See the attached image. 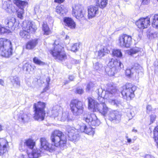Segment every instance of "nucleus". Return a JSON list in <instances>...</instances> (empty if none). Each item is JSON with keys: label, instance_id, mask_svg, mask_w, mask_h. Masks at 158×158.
<instances>
[{"label": "nucleus", "instance_id": "f257e3e1", "mask_svg": "<svg viewBox=\"0 0 158 158\" xmlns=\"http://www.w3.org/2000/svg\"><path fill=\"white\" fill-rule=\"evenodd\" d=\"M50 140L51 145L45 138H41L40 141V148L42 150L52 152L55 150V148H62L66 146L67 143V136L61 131L57 129L54 130L51 133Z\"/></svg>", "mask_w": 158, "mask_h": 158}, {"label": "nucleus", "instance_id": "f03ea898", "mask_svg": "<svg viewBox=\"0 0 158 158\" xmlns=\"http://www.w3.org/2000/svg\"><path fill=\"white\" fill-rule=\"evenodd\" d=\"M13 53V48L11 41L5 38H0V55L8 58Z\"/></svg>", "mask_w": 158, "mask_h": 158}, {"label": "nucleus", "instance_id": "7ed1b4c3", "mask_svg": "<svg viewBox=\"0 0 158 158\" xmlns=\"http://www.w3.org/2000/svg\"><path fill=\"white\" fill-rule=\"evenodd\" d=\"M52 48L48 50V52L56 60L62 61L67 58L64 47L60 44L54 43Z\"/></svg>", "mask_w": 158, "mask_h": 158}, {"label": "nucleus", "instance_id": "20e7f679", "mask_svg": "<svg viewBox=\"0 0 158 158\" xmlns=\"http://www.w3.org/2000/svg\"><path fill=\"white\" fill-rule=\"evenodd\" d=\"M46 105V104L45 102L40 101H39L33 104V118L35 120L43 121L44 119L46 114L45 109Z\"/></svg>", "mask_w": 158, "mask_h": 158}, {"label": "nucleus", "instance_id": "39448f33", "mask_svg": "<svg viewBox=\"0 0 158 158\" xmlns=\"http://www.w3.org/2000/svg\"><path fill=\"white\" fill-rule=\"evenodd\" d=\"M137 87L131 83H127L122 87L121 94L122 98L126 100H132L135 97V92Z\"/></svg>", "mask_w": 158, "mask_h": 158}, {"label": "nucleus", "instance_id": "423d86ee", "mask_svg": "<svg viewBox=\"0 0 158 158\" xmlns=\"http://www.w3.org/2000/svg\"><path fill=\"white\" fill-rule=\"evenodd\" d=\"M84 104L81 101L76 98L72 99L70 102V110L75 116H77L82 114L84 110Z\"/></svg>", "mask_w": 158, "mask_h": 158}, {"label": "nucleus", "instance_id": "0eeeda50", "mask_svg": "<svg viewBox=\"0 0 158 158\" xmlns=\"http://www.w3.org/2000/svg\"><path fill=\"white\" fill-rule=\"evenodd\" d=\"M123 64L120 60L117 59L112 58L110 59L107 64V66L110 68V70L108 72V74L110 76H114L118 71L121 69Z\"/></svg>", "mask_w": 158, "mask_h": 158}, {"label": "nucleus", "instance_id": "6e6552de", "mask_svg": "<svg viewBox=\"0 0 158 158\" xmlns=\"http://www.w3.org/2000/svg\"><path fill=\"white\" fill-rule=\"evenodd\" d=\"M132 42V36L127 34H122L118 37V44L121 47L129 48Z\"/></svg>", "mask_w": 158, "mask_h": 158}, {"label": "nucleus", "instance_id": "1a4fd4ad", "mask_svg": "<svg viewBox=\"0 0 158 158\" xmlns=\"http://www.w3.org/2000/svg\"><path fill=\"white\" fill-rule=\"evenodd\" d=\"M83 120L90 126L97 127L100 124L99 120L95 114H88L84 117Z\"/></svg>", "mask_w": 158, "mask_h": 158}, {"label": "nucleus", "instance_id": "9d476101", "mask_svg": "<svg viewBox=\"0 0 158 158\" xmlns=\"http://www.w3.org/2000/svg\"><path fill=\"white\" fill-rule=\"evenodd\" d=\"M150 16L148 15L145 17H141L135 23L138 28L140 29L147 28L150 25Z\"/></svg>", "mask_w": 158, "mask_h": 158}, {"label": "nucleus", "instance_id": "9b49d317", "mask_svg": "<svg viewBox=\"0 0 158 158\" xmlns=\"http://www.w3.org/2000/svg\"><path fill=\"white\" fill-rule=\"evenodd\" d=\"M72 14L75 18L79 20H86V11L84 9L78 7L73 10Z\"/></svg>", "mask_w": 158, "mask_h": 158}, {"label": "nucleus", "instance_id": "f8f14e48", "mask_svg": "<svg viewBox=\"0 0 158 158\" xmlns=\"http://www.w3.org/2000/svg\"><path fill=\"white\" fill-rule=\"evenodd\" d=\"M4 24L6 28L9 30L15 29L18 27L19 23L16 21V19L13 17H8L4 21Z\"/></svg>", "mask_w": 158, "mask_h": 158}, {"label": "nucleus", "instance_id": "ddd939ff", "mask_svg": "<svg viewBox=\"0 0 158 158\" xmlns=\"http://www.w3.org/2000/svg\"><path fill=\"white\" fill-rule=\"evenodd\" d=\"M22 29L27 31L31 33H35L36 28L34 27L32 21L28 20H24L21 24Z\"/></svg>", "mask_w": 158, "mask_h": 158}, {"label": "nucleus", "instance_id": "4468645a", "mask_svg": "<svg viewBox=\"0 0 158 158\" xmlns=\"http://www.w3.org/2000/svg\"><path fill=\"white\" fill-rule=\"evenodd\" d=\"M9 148V142L3 138H0V155H3L7 152Z\"/></svg>", "mask_w": 158, "mask_h": 158}, {"label": "nucleus", "instance_id": "2eb2a0df", "mask_svg": "<svg viewBox=\"0 0 158 158\" xmlns=\"http://www.w3.org/2000/svg\"><path fill=\"white\" fill-rule=\"evenodd\" d=\"M67 132L69 140L76 142L80 139V135L76 133V130L74 128L70 127L68 128Z\"/></svg>", "mask_w": 158, "mask_h": 158}, {"label": "nucleus", "instance_id": "dca6fc26", "mask_svg": "<svg viewBox=\"0 0 158 158\" xmlns=\"http://www.w3.org/2000/svg\"><path fill=\"white\" fill-rule=\"evenodd\" d=\"M87 10L88 13L87 16L89 19L95 17L99 13L98 7L94 5L89 6Z\"/></svg>", "mask_w": 158, "mask_h": 158}, {"label": "nucleus", "instance_id": "f3484780", "mask_svg": "<svg viewBox=\"0 0 158 158\" xmlns=\"http://www.w3.org/2000/svg\"><path fill=\"white\" fill-rule=\"evenodd\" d=\"M64 26L69 28L71 29H73L76 27V23L72 18L65 17L63 19Z\"/></svg>", "mask_w": 158, "mask_h": 158}, {"label": "nucleus", "instance_id": "a211bd4d", "mask_svg": "<svg viewBox=\"0 0 158 158\" xmlns=\"http://www.w3.org/2000/svg\"><path fill=\"white\" fill-rule=\"evenodd\" d=\"M87 99L88 108L92 110L93 112L96 111L98 109V105H99V103L92 97H89Z\"/></svg>", "mask_w": 158, "mask_h": 158}, {"label": "nucleus", "instance_id": "6ab92c4d", "mask_svg": "<svg viewBox=\"0 0 158 158\" xmlns=\"http://www.w3.org/2000/svg\"><path fill=\"white\" fill-rule=\"evenodd\" d=\"M121 115L118 112L115 111H112L109 113V119L111 122L118 123L121 120Z\"/></svg>", "mask_w": 158, "mask_h": 158}, {"label": "nucleus", "instance_id": "aec40b11", "mask_svg": "<svg viewBox=\"0 0 158 158\" xmlns=\"http://www.w3.org/2000/svg\"><path fill=\"white\" fill-rule=\"evenodd\" d=\"M85 125L80 126L79 130L81 132H84L89 135L93 136L94 134V129L91 127Z\"/></svg>", "mask_w": 158, "mask_h": 158}, {"label": "nucleus", "instance_id": "412c9836", "mask_svg": "<svg viewBox=\"0 0 158 158\" xmlns=\"http://www.w3.org/2000/svg\"><path fill=\"white\" fill-rule=\"evenodd\" d=\"M38 44L37 39H32L27 41L25 44V48L27 50L34 49Z\"/></svg>", "mask_w": 158, "mask_h": 158}, {"label": "nucleus", "instance_id": "4be33fe9", "mask_svg": "<svg viewBox=\"0 0 158 158\" xmlns=\"http://www.w3.org/2000/svg\"><path fill=\"white\" fill-rule=\"evenodd\" d=\"M35 141L31 138L26 139L24 140V145L27 147L33 150L35 146Z\"/></svg>", "mask_w": 158, "mask_h": 158}, {"label": "nucleus", "instance_id": "5701e85b", "mask_svg": "<svg viewBox=\"0 0 158 158\" xmlns=\"http://www.w3.org/2000/svg\"><path fill=\"white\" fill-rule=\"evenodd\" d=\"M56 12L60 15L66 14L68 10L65 6L62 4H58L56 7Z\"/></svg>", "mask_w": 158, "mask_h": 158}, {"label": "nucleus", "instance_id": "b1692460", "mask_svg": "<svg viewBox=\"0 0 158 158\" xmlns=\"http://www.w3.org/2000/svg\"><path fill=\"white\" fill-rule=\"evenodd\" d=\"M102 107L100 108L98 107L97 111H98L102 115L105 116L109 111L110 109L107 106L105 102L102 103Z\"/></svg>", "mask_w": 158, "mask_h": 158}, {"label": "nucleus", "instance_id": "393cba45", "mask_svg": "<svg viewBox=\"0 0 158 158\" xmlns=\"http://www.w3.org/2000/svg\"><path fill=\"white\" fill-rule=\"evenodd\" d=\"M13 2L19 9L24 8V7L28 4L27 2L21 0H14Z\"/></svg>", "mask_w": 158, "mask_h": 158}, {"label": "nucleus", "instance_id": "a878e982", "mask_svg": "<svg viewBox=\"0 0 158 158\" xmlns=\"http://www.w3.org/2000/svg\"><path fill=\"white\" fill-rule=\"evenodd\" d=\"M42 30L43 34L48 35L52 33V31L47 22H44L42 25Z\"/></svg>", "mask_w": 158, "mask_h": 158}, {"label": "nucleus", "instance_id": "bb28decb", "mask_svg": "<svg viewBox=\"0 0 158 158\" xmlns=\"http://www.w3.org/2000/svg\"><path fill=\"white\" fill-rule=\"evenodd\" d=\"M23 68L29 73H30L35 71L36 67L35 65H32L28 63H26L23 65Z\"/></svg>", "mask_w": 158, "mask_h": 158}, {"label": "nucleus", "instance_id": "cd10ccee", "mask_svg": "<svg viewBox=\"0 0 158 158\" xmlns=\"http://www.w3.org/2000/svg\"><path fill=\"white\" fill-rule=\"evenodd\" d=\"M110 50L107 47L105 46L102 49L99 50L98 52V56L100 57L104 56L110 52Z\"/></svg>", "mask_w": 158, "mask_h": 158}, {"label": "nucleus", "instance_id": "c85d7f7f", "mask_svg": "<svg viewBox=\"0 0 158 158\" xmlns=\"http://www.w3.org/2000/svg\"><path fill=\"white\" fill-rule=\"evenodd\" d=\"M28 155L29 158H38L40 154L38 150L33 149L31 152L28 153Z\"/></svg>", "mask_w": 158, "mask_h": 158}, {"label": "nucleus", "instance_id": "c756f323", "mask_svg": "<svg viewBox=\"0 0 158 158\" xmlns=\"http://www.w3.org/2000/svg\"><path fill=\"white\" fill-rule=\"evenodd\" d=\"M95 3L101 8L105 7L107 4L108 0H94Z\"/></svg>", "mask_w": 158, "mask_h": 158}, {"label": "nucleus", "instance_id": "7c9ffc66", "mask_svg": "<svg viewBox=\"0 0 158 158\" xmlns=\"http://www.w3.org/2000/svg\"><path fill=\"white\" fill-rule=\"evenodd\" d=\"M131 69L134 70L138 74L142 72L143 70L142 67L138 63L135 64L132 67Z\"/></svg>", "mask_w": 158, "mask_h": 158}, {"label": "nucleus", "instance_id": "2f4dec72", "mask_svg": "<svg viewBox=\"0 0 158 158\" xmlns=\"http://www.w3.org/2000/svg\"><path fill=\"white\" fill-rule=\"evenodd\" d=\"M116 91V90L115 88H113L110 91H106L105 92V95L103 96V98L104 99H106L110 97V95L114 94Z\"/></svg>", "mask_w": 158, "mask_h": 158}, {"label": "nucleus", "instance_id": "473e14b6", "mask_svg": "<svg viewBox=\"0 0 158 158\" xmlns=\"http://www.w3.org/2000/svg\"><path fill=\"white\" fill-rule=\"evenodd\" d=\"M17 17L21 19H23L25 12L24 8H21L17 10L16 11Z\"/></svg>", "mask_w": 158, "mask_h": 158}, {"label": "nucleus", "instance_id": "72a5a7b5", "mask_svg": "<svg viewBox=\"0 0 158 158\" xmlns=\"http://www.w3.org/2000/svg\"><path fill=\"white\" fill-rule=\"evenodd\" d=\"M112 55L113 56L118 58L121 57L122 56L121 50L119 49H113L112 52Z\"/></svg>", "mask_w": 158, "mask_h": 158}, {"label": "nucleus", "instance_id": "f704fd0d", "mask_svg": "<svg viewBox=\"0 0 158 158\" xmlns=\"http://www.w3.org/2000/svg\"><path fill=\"white\" fill-rule=\"evenodd\" d=\"M31 33L25 30L22 29V30L20 31L19 35L22 38L26 39L28 38L27 36Z\"/></svg>", "mask_w": 158, "mask_h": 158}, {"label": "nucleus", "instance_id": "c9c22d12", "mask_svg": "<svg viewBox=\"0 0 158 158\" xmlns=\"http://www.w3.org/2000/svg\"><path fill=\"white\" fill-rule=\"evenodd\" d=\"M33 62L35 64L39 65H44L45 64L44 62L42 61L37 57H34L33 58Z\"/></svg>", "mask_w": 158, "mask_h": 158}, {"label": "nucleus", "instance_id": "e433bc0d", "mask_svg": "<svg viewBox=\"0 0 158 158\" xmlns=\"http://www.w3.org/2000/svg\"><path fill=\"white\" fill-rule=\"evenodd\" d=\"M152 25L153 27L158 28V15L156 14L154 15Z\"/></svg>", "mask_w": 158, "mask_h": 158}, {"label": "nucleus", "instance_id": "4c0bfd02", "mask_svg": "<svg viewBox=\"0 0 158 158\" xmlns=\"http://www.w3.org/2000/svg\"><path fill=\"white\" fill-rule=\"evenodd\" d=\"M132 69H126L125 71V76L129 78H132L133 77L134 74L131 71Z\"/></svg>", "mask_w": 158, "mask_h": 158}, {"label": "nucleus", "instance_id": "58836bf2", "mask_svg": "<svg viewBox=\"0 0 158 158\" xmlns=\"http://www.w3.org/2000/svg\"><path fill=\"white\" fill-rule=\"evenodd\" d=\"M9 32V30L5 27L0 25V35H2Z\"/></svg>", "mask_w": 158, "mask_h": 158}, {"label": "nucleus", "instance_id": "ea45409f", "mask_svg": "<svg viewBox=\"0 0 158 158\" xmlns=\"http://www.w3.org/2000/svg\"><path fill=\"white\" fill-rule=\"evenodd\" d=\"M140 51L139 48H132L129 51V54L132 55L133 54H135Z\"/></svg>", "mask_w": 158, "mask_h": 158}, {"label": "nucleus", "instance_id": "a19ab883", "mask_svg": "<svg viewBox=\"0 0 158 158\" xmlns=\"http://www.w3.org/2000/svg\"><path fill=\"white\" fill-rule=\"evenodd\" d=\"M153 137H158V125L156 126L153 131Z\"/></svg>", "mask_w": 158, "mask_h": 158}, {"label": "nucleus", "instance_id": "79ce46f5", "mask_svg": "<svg viewBox=\"0 0 158 158\" xmlns=\"http://www.w3.org/2000/svg\"><path fill=\"white\" fill-rule=\"evenodd\" d=\"M103 97V96L102 94L101 95L99 94L97 98V99L99 102V103L101 104H102V103L105 102H103L102 101V100L104 99Z\"/></svg>", "mask_w": 158, "mask_h": 158}, {"label": "nucleus", "instance_id": "37998d69", "mask_svg": "<svg viewBox=\"0 0 158 158\" xmlns=\"http://www.w3.org/2000/svg\"><path fill=\"white\" fill-rule=\"evenodd\" d=\"M75 93L76 94H81L84 93V90L82 89L77 88L76 89Z\"/></svg>", "mask_w": 158, "mask_h": 158}, {"label": "nucleus", "instance_id": "c03bdc74", "mask_svg": "<svg viewBox=\"0 0 158 158\" xmlns=\"http://www.w3.org/2000/svg\"><path fill=\"white\" fill-rule=\"evenodd\" d=\"M156 118V116L155 115L152 114L150 116V124H151L153 123L155 121Z\"/></svg>", "mask_w": 158, "mask_h": 158}, {"label": "nucleus", "instance_id": "a18cd8bd", "mask_svg": "<svg viewBox=\"0 0 158 158\" xmlns=\"http://www.w3.org/2000/svg\"><path fill=\"white\" fill-rule=\"evenodd\" d=\"M77 50V44H74L71 47V50L73 52H75Z\"/></svg>", "mask_w": 158, "mask_h": 158}, {"label": "nucleus", "instance_id": "49530a36", "mask_svg": "<svg viewBox=\"0 0 158 158\" xmlns=\"http://www.w3.org/2000/svg\"><path fill=\"white\" fill-rule=\"evenodd\" d=\"M151 0H142L141 4L142 5H147L149 4Z\"/></svg>", "mask_w": 158, "mask_h": 158}, {"label": "nucleus", "instance_id": "de8ad7c7", "mask_svg": "<svg viewBox=\"0 0 158 158\" xmlns=\"http://www.w3.org/2000/svg\"><path fill=\"white\" fill-rule=\"evenodd\" d=\"M152 107L150 105H148L146 107L147 112V113H149L152 110Z\"/></svg>", "mask_w": 158, "mask_h": 158}, {"label": "nucleus", "instance_id": "09e8293b", "mask_svg": "<svg viewBox=\"0 0 158 158\" xmlns=\"http://www.w3.org/2000/svg\"><path fill=\"white\" fill-rule=\"evenodd\" d=\"M49 89V85H47L45 86V88H44L42 91V93L48 91Z\"/></svg>", "mask_w": 158, "mask_h": 158}, {"label": "nucleus", "instance_id": "8fccbe9b", "mask_svg": "<svg viewBox=\"0 0 158 158\" xmlns=\"http://www.w3.org/2000/svg\"><path fill=\"white\" fill-rule=\"evenodd\" d=\"M154 142L156 143V145L157 148H158V137H153Z\"/></svg>", "mask_w": 158, "mask_h": 158}, {"label": "nucleus", "instance_id": "3c124183", "mask_svg": "<svg viewBox=\"0 0 158 158\" xmlns=\"http://www.w3.org/2000/svg\"><path fill=\"white\" fill-rule=\"evenodd\" d=\"M64 1L65 0H54V2L55 3L60 4L63 3Z\"/></svg>", "mask_w": 158, "mask_h": 158}, {"label": "nucleus", "instance_id": "603ef678", "mask_svg": "<svg viewBox=\"0 0 158 158\" xmlns=\"http://www.w3.org/2000/svg\"><path fill=\"white\" fill-rule=\"evenodd\" d=\"M144 158H155L153 156L149 154L146 155L144 157Z\"/></svg>", "mask_w": 158, "mask_h": 158}, {"label": "nucleus", "instance_id": "864d4df0", "mask_svg": "<svg viewBox=\"0 0 158 158\" xmlns=\"http://www.w3.org/2000/svg\"><path fill=\"white\" fill-rule=\"evenodd\" d=\"M74 78V77L72 75H70L69 77V79L70 81H72L73 80Z\"/></svg>", "mask_w": 158, "mask_h": 158}, {"label": "nucleus", "instance_id": "5fc2aeb1", "mask_svg": "<svg viewBox=\"0 0 158 158\" xmlns=\"http://www.w3.org/2000/svg\"><path fill=\"white\" fill-rule=\"evenodd\" d=\"M91 86L90 84H88L87 85V86L86 87V89H87L88 90H89L90 89H91Z\"/></svg>", "mask_w": 158, "mask_h": 158}, {"label": "nucleus", "instance_id": "6e6d98bb", "mask_svg": "<svg viewBox=\"0 0 158 158\" xmlns=\"http://www.w3.org/2000/svg\"><path fill=\"white\" fill-rule=\"evenodd\" d=\"M46 81H47V85H49V83L50 81V79L48 77L46 79Z\"/></svg>", "mask_w": 158, "mask_h": 158}, {"label": "nucleus", "instance_id": "4d7b16f0", "mask_svg": "<svg viewBox=\"0 0 158 158\" xmlns=\"http://www.w3.org/2000/svg\"><path fill=\"white\" fill-rule=\"evenodd\" d=\"M4 83V81L0 79V84L2 85H3Z\"/></svg>", "mask_w": 158, "mask_h": 158}, {"label": "nucleus", "instance_id": "13d9d810", "mask_svg": "<svg viewBox=\"0 0 158 158\" xmlns=\"http://www.w3.org/2000/svg\"><path fill=\"white\" fill-rule=\"evenodd\" d=\"M126 137L127 138V142L129 143L131 142V139H130L128 137Z\"/></svg>", "mask_w": 158, "mask_h": 158}, {"label": "nucleus", "instance_id": "bf43d9fd", "mask_svg": "<svg viewBox=\"0 0 158 158\" xmlns=\"http://www.w3.org/2000/svg\"><path fill=\"white\" fill-rule=\"evenodd\" d=\"M19 119H21L23 121H24V118L21 116L19 117Z\"/></svg>", "mask_w": 158, "mask_h": 158}, {"label": "nucleus", "instance_id": "052dcab7", "mask_svg": "<svg viewBox=\"0 0 158 158\" xmlns=\"http://www.w3.org/2000/svg\"><path fill=\"white\" fill-rule=\"evenodd\" d=\"M3 130V126L0 124V131Z\"/></svg>", "mask_w": 158, "mask_h": 158}, {"label": "nucleus", "instance_id": "680f3d73", "mask_svg": "<svg viewBox=\"0 0 158 158\" xmlns=\"http://www.w3.org/2000/svg\"><path fill=\"white\" fill-rule=\"evenodd\" d=\"M158 2V0H156Z\"/></svg>", "mask_w": 158, "mask_h": 158}]
</instances>
